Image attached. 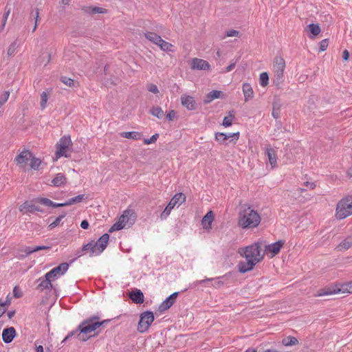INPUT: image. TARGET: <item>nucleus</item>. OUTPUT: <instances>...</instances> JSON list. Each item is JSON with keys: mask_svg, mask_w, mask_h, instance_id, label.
I'll use <instances>...</instances> for the list:
<instances>
[{"mask_svg": "<svg viewBox=\"0 0 352 352\" xmlns=\"http://www.w3.org/2000/svg\"><path fill=\"white\" fill-rule=\"evenodd\" d=\"M109 239V234H104L98 239L96 242H91L83 245L82 250H89L90 252L91 256L99 255L106 248L108 244Z\"/></svg>", "mask_w": 352, "mask_h": 352, "instance_id": "39448f33", "label": "nucleus"}, {"mask_svg": "<svg viewBox=\"0 0 352 352\" xmlns=\"http://www.w3.org/2000/svg\"><path fill=\"white\" fill-rule=\"evenodd\" d=\"M32 153L27 150H24L19 153V155L16 157V161L17 162V165L20 168H25V166L28 164V162L32 158Z\"/></svg>", "mask_w": 352, "mask_h": 352, "instance_id": "ddd939ff", "label": "nucleus"}, {"mask_svg": "<svg viewBox=\"0 0 352 352\" xmlns=\"http://www.w3.org/2000/svg\"><path fill=\"white\" fill-rule=\"evenodd\" d=\"M13 295L15 298H21L23 296V292L21 289L18 287H14L13 289Z\"/></svg>", "mask_w": 352, "mask_h": 352, "instance_id": "09e8293b", "label": "nucleus"}, {"mask_svg": "<svg viewBox=\"0 0 352 352\" xmlns=\"http://www.w3.org/2000/svg\"><path fill=\"white\" fill-rule=\"evenodd\" d=\"M260 85L262 87H265L268 84L269 76L267 72H263L260 74L259 78Z\"/></svg>", "mask_w": 352, "mask_h": 352, "instance_id": "58836bf2", "label": "nucleus"}, {"mask_svg": "<svg viewBox=\"0 0 352 352\" xmlns=\"http://www.w3.org/2000/svg\"><path fill=\"white\" fill-rule=\"evenodd\" d=\"M137 218L136 213L133 210L127 209L124 211L123 214L119 218L118 222L114 223L109 229V232L120 230L126 227L132 226Z\"/></svg>", "mask_w": 352, "mask_h": 352, "instance_id": "20e7f679", "label": "nucleus"}, {"mask_svg": "<svg viewBox=\"0 0 352 352\" xmlns=\"http://www.w3.org/2000/svg\"><path fill=\"white\" fill-rule=\"evenodd\" d=\"M30 167L32 169L37 170L38 169L39 166L41 164V161L38 158H36L32 155V158L30 159Z\"/></svg>", "mask_w": 352, "mask_h": 352, "instance_id": "ea45409f", "label": "nucleus"}, {"mask_svg": "<svg viewBox=\"0 0 352 352\" xmlns=\"http://www.w3.org/2000/svg\"><path fill=\"white\" fill-rule=\"evenodd\" d=\"M285 68V61L283 58L276 56L273 61V71L274 73V80L276 85H280L283 81Z\"/></svg>", "mask_w": 352, "mask_h": 352, "instance_id": "0eeeda50", "label": "nucleus"}, {"mask_svg": "<svg viewBox=\"0 0 352 352\" xmlns=\"http://www.w3.org/2000/svg\"><path fill=\"white\" fill-rule=\"evenodd\" d=\"M83 199H84V195H79L75 197H72V198L69 199L68 201L63 203V206H70V205L74 204L76 203H79Z\"/></svg>", "mask_w": 352, "mask_h": 352, "instance_id": "c9c22d12", "label": "nucleus"}, {"mask_svg": "<svg viewBox=\"0 0 352 352\" xmlns=\"http://www.w3.org/2000/svg\"><path fill=\"white\" fill-rule=\"evenodd\" d=\"M60 81L69 87H77L79 85L77 81L67 76H62L60 78Z\"/></svg>", "mask_w": 352, "mask_h": 352, "instance_id": "7c9ffc66", "label": "nucleus"}, {"mask_svg": "<svg viewBox=\"0 0 352 352\" xmlns=\"http://www.w3.org/2000/svg\"><path fill=\"white\" fill-rule=\"evenodd\" d=\"M145 37L154 44L157 45L158 41H160V36L157 35L156 33L152 32H147L144 33Z\"/></svg>", "mask_w": 352, "mask_h": 352, "instance_id": "2f4dec72", "label": "nucleus"}, {"mask_svg": "<svg viewBox=\"0 0 352 352\" xmlns=\"http://www.w3.org/2000/svg\"><path fill=\"white\" fill-rule=\"evenodd\" d=\"M52 280L53 279L52 278L45 277V275L43 277L39 278L38 279V282H39L38 289L41 290H43L45 289L51 290L52 288Z\"/></svg>", "mask_w": 352, "mask_h": 352, "instance_id": "a211bd4d", "label": "nucleus"}, {"mask_svg": "<svg viewBox=\"0 0 352 352\" xmlns=\"http://www.w3.org/2000/svg\"><path fill=\"white\" fill-rule=\"evenodd\" d=\"M352 246V234L348 236L337 247L338 251L346 250Z\"/></svg>", "mask_w": 352, "mask_h": 352, "instance_id": "5701e85b", "label": "nucleus"}, {"mask_svg": "<svg viewBox=\"0 0 352 352\" xmlns=\"http://www.w3.org/2000/svg\"><path fill=\"white\" fill-rule=\"evenodd\" d=\"M9 92L6 91L3 94V98H0V100L2 102V105L7 101L9 97Z\"/></svg>", "mask_w": 352, "mask_h": 352, "instance_id": "680f3d73", "label": "nucleus"}, {"mask_svg": "<svg viewBox=\"0 0 352 352\" xmlns=\"http://www.w3.org/2000/svg\"><path fill=\"white\" fill-rule=\"evenodd\" d=\"M72 144V140L69 136H63L56 144V159L62 156L68 157L70 154L69 153V146Z\"/></svg>", "mask_w": 352, "mask_h": 352, "instance_id": "1a4fd4ad", "label": "nucleus"}, {"mask_svg": "<svg viewBox=\"0 0 352 352\" xmlns=\"http://www.w3.org/2000/svg\"><path fill=\"white\" fill-rule=\"evenodd\" d=\"M340 294V290L339 289V287L336 286H330V287H326L323 289H321L317 292L314 294V296H327V295H331V294Z\"/></svg>", "mask_w": 352, "mask_h": 352, "instance_id": "2eb2a0df", "label": "nucleus"}, {"mask_svg": "<svg viewBox=\"0 0 352 352\" xmlns=\"http://www.w3.org/2000/svg\"><path fill=\"white\" fill-rule=\"evenodd\" d=\"M80 331V329H78V328L75 330V331H73L72 332H70L65 338V339L63 340V342H65L67 340L69 339L70 338H72L73 336H75V335H78V333H79Z\"/></svg>", "mask_w": 352, "mask_h": 352, "instance_id": "6e6d98bb", "label": "nucleus"}, {"mask_svg": "<svg viewBox=\"0 0 352 352\" xmlns=\"http://www.w3.org/2000/svg\"><path fill=\"white\" fill-rule=\"evenodd\" d=\"M66 182V177L62 173H58L52 179V183L54 186H60Z\"/></svg>", "mask_w": 352, "mask_h": 352, "instance_id": "cd10ccee", "label": "nucleus"}, {"mask_svg": "<svg viewBox=\"0 0 352 352\" xmlns=\"http://www.w3.org/2000/svg\"><path fill=\"white\" fill-rule=\"evenodd\" d=\"M65 214H66L64 213V214L60 215L59 217H56L55 219V220L50 224V226H49L50 228L52 229V228H55L56 226H58L60 224L61 220L65 217Z\"/></svg>", "mask_w": 352, "mask_h": 352, "instance_id": "37998d69", "label": "nucleus"}, {"mask_svg": "<svg viewBox=\"0 0 352 352\" xmlns=\"http://www.w3.org/2000/svg\"><path fill=\"white\" fill-rule=\"evenodd\" d=\"M69 265L67 263H60L56 267H54L49 272L45 274V277L52 278L54 280L58 276L64 274L68 270Z\"/></svg>", "mask_w": 352, "mask_h": 352, "instance_id": "9b49d317", "label": "nucleus"}, {"mask_svg": "<svg viewBox=\"0 0 352 352\" xmlns=\"http://www.w3.org/2000/svg\"><path fill=\"white\" fill-rule=\"evenodd\" d=\"M328 44H329V42H328L327 39H324V40L321 41L320 42V51L323 52V51L326 50L328 47Z\"/></svg>", "mask_w": 352, "mask_h": 352, "instance_id": "3c124183", "label": "nucleus"}, {"mask_svg": "<svg viewBox=\"0 0 352 352\" xmlns=\"http://www.w3.org/2000/svg\"><path fill=\"white\" fill-rule=\"evenodd\" d=\"M235 65H236V63H231L230 65H229L226 67V72H229L232 71V70L234 68Z\"/></svg>", "mask_w": 352, "mask_h": 352, "instance_id": "338daca9", "label": "nucleus"}, {"mask_svg": "<svg viewBox=\"0 0 352 352\" xmlns=\"http://www.w3.org/2000/svg\"><path fill=\"white\" fill-rule=\"evenodd\" d=\"M160 40V41L157 42V45L159 46L162 50L167 52H170L172 50L171 48L173 45L170 43L165 41L161 37Z\"/></svg>", "mask_w": 352, "mask_h": 352, "instance_id": "72a5a7b5", "label": "nucleus"}, {"mask_svg": "<svg viewBox=\"0 0 352 352\" xmlns=\"http://www.w3.org/2000/svg\"><path fill=\"white\" fill-rule=\"evenodd\" d=\"M307 27L314 36H318L320 33V28L318 24L311 23Z\"/></svg>", "mask_w": 352, "mask_h": 352, "instance_id": "4c0bfd02", "label": "nucleus"}, {"mask_svg": "<svg viewBox=\"0 0 352 352\" xmlns=\"http://www.w3.org/2000/svg\"><path fill=\"white\" fill-rule=\"evenodd\" d=\"M214 220V214L212 211L210 210L206 213V214L203 217L201 220V225L203 228L206 230H209L211 228L212 222Z\"/></svg>", "mask_w": 352, "mask_h": 352, "instance_id": "412c9836", "label": "nucleus"}, {"mask_svg": "<svg viewBox=\"0 0 352 352\" xmlns=\"http://www.w3.org/2000/svg\"><path fill=\"white\" fill-rule=\"evenodd\" d=\"M154 315L151 311H145L140 315L138 330L140 333L146 332L154 321Z\"/></svg>", "mask_w": 352, "mask_h": 352, "instance_id": "9d476101", "label": "nucleus"}, {"mask_svg": "<svg viewBox=\"0 0 352 352\" xmlns=\"http://www.w3.org/2000/svg\"><path fill=\"white\" fill-rule=\"evenodd\" d=\"M16 47H17V42H16V41H15L13 43H12L11 45H10V47L8 50V56L14 55Z\"/></svg>", "mask_w": 352, "mask_h": 352, "instance_id": "49530a36", "label": "nucleus"}, {"mask_svg": "<svg viewBox=\"0 0 352 352\" xmlns=\"http://www.w3.org/2000/svg\"><path fill=\"white\" fill-rule=\"evenodd\" d=\"M98 319V317H91L83 320L79 324L78 329H80V331L77 335L78 340L84 342L87 341L89 338L95 336V331L100 328L103 323L107 322V320L99 322L97 320Z\"/></svg>", "mask_w": 352, "mask_h": 352, "instance_id": "7ed1b4c3", "label": "nucleus"}, {"mask_svg": "<svg viewBox=\"0 0 352 352\" xmlns=\"http://www.w3.org/2000/svg\"><path fill=\"white\" fill-rule=\"evenodd\" d=\"M176 116V113L175 111L173 110H171L170 112H168V113L166 115V118L168 120H173L174 118H175Z\"/></svg>", "mask_w": 352, "mask_h": 352, "instance_id": "4d7b16f0", "label": "nucleus"}, {"mask_svg": "<svg viewBox=\"0 0 352 352\" xmlns=\"http://www.w3.org/2000/svg\"><path fill=\"white\" fill-rule=\"evenodd\" d=\"M186 200V196L183 193H177L171 199L167 206L165 208L164 211L160 214L162 220L166 219L172 209L177 205L180 206Z\"/></svg>", "mask_w": 352, "mask_h": 352, "instance_id": "6e6552de", "label": "nucleus"}, {"mask_svg": "<svg viewBox=\"0 0 352 352\" xmlns=\"http://www.w3.org/2000/svg\"><path fill=\"white\" fill-rule=\"evenodd\" d=\"M36 352H44L43 347L42 346H38L36 348Z\"/></svg>", "mask_w": 352, "mask_h": 352, "instance_id": "774afa93", "label": "nucleus"}, {"mask_svg": "<svg viewBox=\"0 0 352 352\" xmlns=\"http://www.w3.org/2000/svg\"><path fill=\"white\" fill-rule=\"evenodd\" d=\"M16 334L14 327H9L3 329L2 333V338L4 342L10 343L12 341Z\"/></svg>", "mask_w": 352, "mask_h": 352, "instance_id": "6ab92c4d", "label": "nucleus"}, {"mask_svg": "<svg viewBox=\"0 0 352 352\" xmlns=\"http://www.w3.org/2000/svg\"><path fill=\"white\" fill-rule=\"evenodd\" d=\"M261 217L256 210L250 206H244L239 214V225L242 228H254L261 222Z\"/></svg>", "mask_w": 352, "mask_h": 352, "instance_id": "f03ea898", "label": "nucleus"}, {"mask_svg": "<svg viewBox=\"0 0 352 352\" xmlns=\"http://www.w3.org/2000/svg\"><path fill=\"white\" fill-rule=\"evenodd\" d=\"M120 136L128 139L139 140L141 138V134L137 131L122 132Z\"/></svg>", "mask_w": 352, "mask_h": 352, "instance_id": "c756f323", "label": "nucleus"}, {"mask_svg": "<svg viewBox=\"0 0 352 352\" xmlns=\"http://www.w3.org/2000/svg\"><path fill=\"white\" fill-rule=\"evenodd\" d=\"M210 64L205 60L194 58L191 60L192 69L206 70L210 69Z\"/></svg>", "mask_w": 352, "mask_h": 352, "instance_id": "4468645a", "label": "nucleus"}, {"mask_svg": "<svg viewBox=\"0 0 352 352\" xmlns=\"http://www.w3.org/2000/svg\"><path fill=\"white\" fill-rule=\"evenodd\" d=\"M233 118L234 116L230 113L229 116H226L224 118L223 121V125L226 127L230 126L232 124Z\"/></svg>", "mask_w": 352, "mask_h": 352, "instance_id": "a18cd8bd", "label": "nucleus"}, {"mask_svg": "<svg viewBox=\"0 0 352 352\" xmlns=\"http://www.w3.org/2000/svg\"><path fill=\"white\" fill-rule=\"evenodd\" d=\"M132 301L136 304H142L144 302V294L140 289H136L129 294Z\"/></svg>", "mask_w": 352, "mask_h": 352, "instance_id": "4be33fe9", "label": "nucleus"}, {"mask_svg": "<svg viewBox=\"0 0 352 352\" xmlns=\"http://www.w3.org/2000/svg\"><path fill=\"white\" fill-rule=\"evenodd\" d=\"M147 89L153 94H157L159 92L157 87L154 84L148 85Z\"/></svg>", "mask_w": 352, "mask_h": 352, "instance_id": "603ef678", "label": "nucleus"}, {"mask_svg": "<svg viewBox=\"0 0 352 352\" xmlns=\"http://www.w3.org/2000/svg\"><path fill=\"white\" fill-rule=\"evenodd\" d=\"M265 153L267 156V158L269 160V162L272 168H274L276 166V152L271 147V146L267 145L265 148Z\"/></svg>", "mask_w": 352, "mask_h": 352, "instance_id": "dca6fc26", "label": "nucleus"}, {"mask_svg": "<svg viewBox=\"0 0 352 352\" xmlns=\"http://www.w3.org/2000/svg\"><path fill=\"white\" fill-rule=\"evenodd\" d=\"M34 248H35V252H38L39 250L50 249V246H45V245H38V246H35Z\"/></svg>", "mask_w": 352, "mask_h": 352, "instance_id": "052dcab7", "label": "nucleus"}, {"mask_svg": "<svg viewBox=\"0 0 352 352\" xmlns=\"http://www.w3.org/2000/svg\"><path fill=\"white\" fill-rule=\"evenodd\" d=\"M23 252H24L25 253V255L28 256L33 252H35V248L34 247H30V246H28V247H25L23 250Z\"/></svg>", "mask_w": 352, "mask_h": 352, "instance_id": "864d4df0", "label": "nucleus"}, {"mask_svg": "<svg viewBox=\"0 0 352 352\" xmlns=\"http://www.w3.org/2000/svg\"><path fill=\"white\" fill-rule=\"evenodd\" d=\"M84 11L87 13L95 14L98 13H107V10L103 8L96 6H87L83 8Z\"/></svg>", "mask_w": 352, "mask_h": 352, "instance_id": "a878e982", "label": "nucleus"}, {"mask_svg": "<svg viewBox=\"0 0 352 352\" xmlns=\"http://www.w3.org/2000/svg\"><path fill=\"white\" fill-rule=\"evenodd\" d=\"M352 214V196L342 199L337 204L336 216L343 219Z\"/></svg>", "mask_w": 352, "mask_h": 352, "instance_id": "423d86ee", "label": "nucleus"}, {"mask_svg": "<svg viewBox=\"0 0 352 352\" xmlns=\"http://www.w3.org/2000/svg\"><path fill=\"white\" fill-rule=\"evenodd\" d=\"M10 301L9 300H7L5 302L0 303V307L1 309L6 308V310L7 309V307L10 305Z\"/></svg>", "mask_w": 352, "mask_h": 352, "instance_id": "e2e57ef3", "label": "nucleus"}, {"mask_svg": "<svg viewBox=\"0 0 352 352\" xmlns=\"http://www.w3.org/2000/svg\"><path fill=\"white\" fill-rule=\"evenodd\" d=\"M339 289L342 294H352V282H349L342 285L340 287H339Z\"/></svg>", "mask_w": 352, "mask_h": 352, "instance_id": "e433bc0d", "label": "nucleus"}, {"mask_svg": "<svg viewBox=\"0 0 352 352\" xmlns=\"http://www.w3.org/2000/svg\"><path fill=\"white\" fill-rule=\"evenodd\" d=\"M181 102L182 105L189 110H193L197 108V104L192 96L183 95L181 97Z\"/></svg>", "mask_w": 352, "mask_h": 352, "instance_id": "f3484780", "label": "nucleus"}, {"mask_svg": "<svg viewBox=\"0 0 352 352\" xmlns=\"http://www.w3.org/2000/svg\"><path fill=\"white\" fill-rule=\"evenodd\" d=\"M283 244V241H278L266 246V250L271 253V257H273L280 252Z\"/></svg>", "mask_w": 352, "mask_h": 352, "instance_id": "aec40b11", "label": "nucleus"}, {"mask_svg": "<svg viewBox=\"0 0 352 352\" xmlns=\"http://www.w3.org/2000/svg\"><path fill=\"white\" fill-rule=\"evenodd\" d=\"M149 112L157 118H162L164 116V111L160 107H152Z\"/></svg>", "mask_w": 352, "mask_h": 352, "instance_id": "f704fd0d", "label": "nucleus"}, {"mask_svg": "<svg viewBox=\"0 0 352 352\" xmlns=\"http://www.w3.org/2000/svg\"><path fill=\"white\" fill-rule=\"evenodd\" d=\"M280 107L281 104L278 101H274L273 102L272 114L275 119H278L280 117Z\"/></svg>", "mask_w": 352, "mask_h": 352, "instance_id": "473e14b6", "label": "nucleus"}, {"mask_svg": "<svg viewBox=\"0 0 352 352\" xmlns=\"http://www.w3.org/2000/svg\"><path fill=\"white\" fill-rule=\"evenodd\" d=\"M36 202L40 203L41 204L47 206L53 207V208L63 206V203H61V204L54 203L47 198H38L36 200Z\"/></svg>", "mask_w": 352, "mask_h": 352, "instance_id": "bb28decb", "label": "nucleus"}, {"mask_svg": "<svg viewBox=\"0 0 352 352\" xmlns=\"http://www.w3.org/2000/svg\"><path fill=\"white\" fill-rule=\"evenodd\" d=\"M239 133H229L226 134V140H228L230 138H234L236 140L239 139Z\"/></svg>", "mask_w": 352, "mask_h": 352, "instance_id": "13d9d810", "label": "nucleus"}, {"mask_svg": "<svg viewBox=\"0 0 352 352\" xmlns=\"http://www.w3.org/2000/svg\"><path fill=\"white\" fill-rule=\"evenodd\" d=\"M178 296L177 292H175L172 294L169 297L167 298L168 300H169L173 304L175 302L176 298Z\"/></svg>", "mask_w": 352, "mask_h": 352, "instance_id": "bf43d9fd", "label": "nucleus"}, {"mask_svg": "<svg viewBox=\"0 0 352 352\" xmlns=\"http://www.w3.org/2000/svg\"><path fill=\"white\" fill-rule=\"evenodd\" d=\"M223 94L221 91L213 90L210 91L206 97L205 103H209L214 99L222 98Z\"/></svg>", "mask_w": 352, "mask_h": 352, "instance_id": "393cba45", "label": "nucleus"}, {"mask_svg": "<svg viewBox=\"0 0 352 352\" xmlns=\"http://www.w3.org/2000/svg\"><path fill=\"white\" fill-rule=\"evenodd\" d=\"M239 32L234 30H231L226 32V36L228 37L239 36Z\"/></svg>", "mask_w": 352, "mask_h": 352, "instance_id": "5fc2aeb1", "label": "nucleus"}, {"mask_svg": "<svg viewBox=\"0 0 352 352\" xmlns=\"http://www.w3.org/2000/svg\"><path fill=\"white\" fill-rule=\"evenodd\" d=\"M32 16L34 17V19H35V25H34V27L33 30H32L33 32H34L36 30V27H37V23L39 21V12H38V10L36 9L34 14L33 12H32Z\"/></svg>", "mask_w": 352, "mask_h": 352, "instance_id": "8fccbe9b", "label": "nucleus"}, {"mask_svg": "<svg viewBox=\"0 0 352 352\" xmlns=\"http://www.w3.org/2000/svg\"><path fill=\"white\" fill-rule=\"evenodd\" d=\"M80 227L82 229H87L89 228V223L87 220H83L80 223Z\"/></svg>", "mask_w": 352, "mask_h": 352, "instance_id": "69168bd1", "label": "nucleus"}, {"mask_svg": "<svg viewBox=\"0 0 352 352\" xmlns=\"http://www.w3.org/2000/svg\"><path fill=\"white\" fill-rule=\"evenodd\" d=\"M216 140L221 144H226V134L223 133H217L215 136Z\"/></svg>", "mask_w": 352, "mask_h": 352, "instance_id": "c03bdc74", "label": "nucleus"}, {"mask_svg": "<svg viewBox=\"0 0 352 352\" xmlns=\"http://www.w3.org/2000/svg\"><path fill=\"white\" fill-rule=\"evenodd\" d=\"M48 100V94L47 92L43 91L41 95V107L44 109L46 107V104Z\"/></svg>", "mask_w": 352, "mask_h": 352, "instance_id": "79ce46f5", "label": "nucleus"}, {"mask_svg": "<svg viewBox=\"0 0 352 352\" xmlns=\"http://www.w3.org/2000/svg\"><path fill=\"white\" fill-rule=\"evenodd\" d=\"M283 345L285 346H294L298 344V340L293 336H287L282 340Z\"/></svg>", "mask_w": 352, "mask_h": 352, "instance_id": "c85d7f7f", "label": "nucleus"}, {"mask_svg": "<svg viewBox=\"0 0 352 352\" xmlns=\"http://www.w3.org/2000/svg\"><path fill=\"white\" fill-rule=\"evenodd\" d=\"M19 210L23 213H34L36 211L43 212V210L36 206L34 201H25L19 207Z\"/></svg>", "mask_w": 352, "mask_h": 352, "instance_id": "f8f14e48", "label": "nucleus"}, {"mask_svg": "<svg viewBox=\"0 0 352 352\" xmlns=\"http://www.w3.org/2000/svg\"><path fill=\"white\" fill-rule=\"evenodd\" d=\"M173 305V303L168 300L167 298L162 302V303L159 306V311L160 312L164 311L167 309H168L171 306Z\"/></svg>", "mask_w": 352, "mask_h": 352, "instance_id": "a19ab883", "label": "nucleus"}, {"mask_svg": "<svg viewBox=\"0 0 352 352\" xmlns=\"http://www.w3.org/2000/svg\"><path fill=\"white\" fill-rule=\"evenodd\" d=\"M342 58L344 60H348L349 58V52L347 50L343 51Z\"/></svg>", "mask_w": 352, "mask_h": 352, "instance_id": "0e129e2a", "label": "nucleus"}, {"mask_svg": "<svg viewBox=\"0 0 352 352\" xmlns=\"http://www.w3.org/2000/svg\"><path fill=\"white\" fill-rule=\"evenodd\" d=\"M158 137H159V134L155 133L153 135H152L149 139H145L144 140V142L146 144H150L154 143L157 140Z\"/></svg>", "mask_w": 352, "mask_h": 352, "instance_id": "de8ad7c7", "label": "nucleus"}, {"mask_svg": "<svg viewBox=\"0 0 352 352\" xmlns=\"http://www.w3.org/2000/svg\"><path fill=\"white\" fill-rule=\"evenodd\" d=\"M239 252L245 258V261H240L237 265L241 273H245L252 270L254 266L261 261L264 256L258 243L241 248Z\"/></svg>", "mask_w": 352, "mask_h": 352, "instance_id": "f257e3e1", "label": "nucleus"}, {"mask_svg": "<svg viewBox=\"0 0 352 352\" xmlns=\"http://www.w3.org/2000/svg\"><path fill=\"white\" fill-rule=\"evenodd\" d=\"M243 92L244 94L245 101L247 102L254 96V91L249 83L243 85Z\"/></svg>", "mask_w": 352, "mask_h": 352, "instance_id": "b1692460", "label": "nucleus"}]
</instances>
